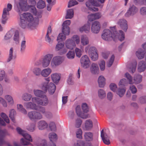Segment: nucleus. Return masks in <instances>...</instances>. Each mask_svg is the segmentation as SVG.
Segmentation results:
<instances>
[{"instance_id":"obj_1","label":"nucleus","mask_w":146,"mask_h":146,"mask_svg":"<svg viewBox=\"0 0 146 146\" xmlns=\"http://www.w3.org/2000/svg\"><path fill=\"white\" fill-rule=\"evenodd\" d=\"M17 11L19 13L20 16V21L19 25L20 27L23 29H25L27 26L29 29L35 28V24L32 22L33 20V17L31 13H24L21 14V11H23L20 10V12H18L17 8Z\"/></svg>"},{"instance_id":"obj_2","label":"nucleus","mask_w":146,"mask_h":146,"mask_svg":"<svg viewBox=\"0 0 146 146\" xmlns=\"http://www.w3.org/2000/svg\"><path fill=\"white\" fill-rule=\"evenodd\" d=\"M111 28V30H114L112 32L108 29H105L104 30V33L102 35V37L104 40L106 41H109L118 35V33L115 31V27H113Z\"/></svg>"},{"instance_id":"obj_3","label":"nucleus","mask_w":146,"mask_h":146,"mask_svg":"<svg viewBox=\"0 0 146 146\" xmlns=\"http://www.w3.org/2000/svg\"><path fill=\"white\" fill-rule=\"evenodd\" d=\"M80 42L79 37L77 35H74L71 39H69L66 41L65 45L67 48L72 50L75 46V42L78 44Z\"/></svg>"},{"instance_id":"obj_4","label":"nucleus","mask_w":146,"mask_h":146,"mask_svg":"<svg viewBox=\"0 0 146 146\" xmlns=\"http://www.w3.org/2000/svg\"><path fill=\"white\" fill-rule=\"evenodd\" d=\"M56 86L52 83H49L48 82H44L42 84L41 89L44 91L46 92L48 90L50 94H53L56 90Z\"/></svg>"},{"instance_id":"obj_5","label":"nucleus","mask_w":146,"mask_h":146,"mask_svg":"<svg viewBox=\"0 0 146 146\" xmlns=\"http://www.w3.org/2000/svg\"><path fill=\"white\" fill-rule=\"evenodd\" d=\"M88 20L87 24L84 25L79 29V31L81 33L84 31L85 33H88L90 30V24L89 23V21H92L96 19L94 14L89 15L88 16Z\"/></svg>"},{"instance_id":"obj_6","label":"nucleus","mask_w":146,"mask_h":146,"mask_svg":"<svg viewBox=\"0 0 146 146\" xmlns=\"http://www.w3.org/2000/svg\"><path fill=\"white\" fill-rule=\"evenodd\" d=\"M101 3H104L105 0H97ZM86 6L90 10L93 11H98V8L92 7V6H99V4L95 0H88V1L86 3Z\"/></svg>"},{"instance_id":"obj_7","label":"nucleus","mask_w":146,"mask_h":146,"mask_svg":"<svg viewBox=\"0 0 146 146\" xmlns=\"http://www.w3.org/2000/svg\"><path fill=\"white\" fill-rule=\"evenodd\" d=\"M66 38V35H64L62 34L61 33L59 34L57 39L58 43L56 46V50L58 51L63 47L64 44L63 41L65 40Z\"/></svg>"},{"instance_id":"obj_8","label":"nucleus","mask_w":146,"mask_h":146,"mask_svg":"<svg viewBox=\"0 0 146 146\" xmlns=\"http://www.w3.org/2000/svg\"><path fill=\"white\" fill-rule=\"evenodd\" d=\"M41 99L36 97L33 98L32 101L38 105L43 106L47 105L48 103V100L47 97L44 95L43 97H41Z\"/></svg>"},{"instance_id":"obj_9","label":"nucleus","mask_w":146,"mask_h":146,"mask_svg":"<svg viewBox=\"0 0 146 146\" xmlns=\"http://www.w3.org/2000/svg\"><path fill=\"white\" fill-rule=\"evenodd\" d=\"M19 2L17 5L18 11L20 12V10L26 11L28 10L29 6L27 5V0H19Z\"/></svg>"},{"instance_id":"obj_10","label":"nucleus","mask_w":146,"mask_h":146,"mask_svg":"<svg viewBox=\"0 0 146 146\" xmlns=\"http://www.w3.org/2000/svg\"><path fill=\"white\" fill-rule=\"evenodd\" d=\"M71 21L67 20L64 22L62 24V32L63 35H69L70 32V28L68 26L71 23Z\"/></svg>"},{"instance_id":"obj_11","label":"nucleus","mask_w":146,"mask_h":146,"mask_svg":"<svg viewBox=\"0 0 146 146\" xmlns=\"http://www.w3.org/2000/svg\"><path fill=\"white\" fill-rule=\"evenodd\" d=\"M28 115L30 119L32 121L39 120L42 117V115L40 112L35 111L29 112Z\"/></svg>"},{"instance_id":"obj_12","label":"nucleus","mask_w":146,"mask_h":146,"mask_svg":"<svg viewBox=\"0 0 146 146\" xmlns=\"http://www.w3.org/2000/svg\"><path fill=\"white\" fill-rule=\"evenodd\" d=\"M88 53L92 60L95 61L98 59V56L97 53V50L95 47H90L89 49Z\"/></svg>"},{"instance_id":"obj_13","label":"nucleus","mask_w":146,"mask_h":146,"mask_svg":"<svg viewBox=\"0 0 146 146\" xmlns=\"http://www.w3.org/2000/svg\"><path fill=\"white\" fill-rule=\"evenodd\" d=\"M80 63L81 66L84 68H88L90 64L89 58L86 55L83 56L81 58Z\"/></svg>"},{"instance_id":"obj_14","label":"nucleus","mask_w":146,"mask_h":146,"mask_svg":"<svg viewBox=\"0 0 146 146\" xmlns=\"http://www.w3.org/2000/svg\"><path fill=\"white\" fill-rule=\"evenodd\" d=\"M52 57L53 55L50 54H46L44 56L41 60L43 67H46L49 65Z\"/></svg>"},{"instance_id":"obj_15","label":"nucleus","mask_w":146,"mask_h":146,"mask_svg":"<svg viewBox=\"0 0 146 146\" xmlns=\"http://www.w3.org/2000/svg\"><path fill=\"white\" fill-rule=\"evenodd\" d=\"M23 136L24 137L25 139L23 138L21 139V141L22 145H27L30 143L29 141L32 142V138L29 134L25 133Z\"/></svg>"},{"instance_id":"obj_16","label":"nucleus","mask_w":146,"mask_h":146,"mask_svg":"<svg viewBox=\"0 0 146 146\" xmlns=\"http://www.w3.org/2000/svg\"><path fill=\"white\" fill-rule=\"evenodd\" d=\"M138 9L134 5H131L125 15L126 17H128L131 15H135Z\"/></svg>"},{"instance_id":"obj_17","label":"nucleus","mask_w":146,"mask_h":146,"mask_svg":"<svg viewBox=\"0 0 146 146\" xmlns=\"http://www.w3.org/2000/svg\"><path fill=\"white\" fill-rule=\"evenodd\" d=\"M10 135V134L6 129H0V146H2L3 144L5 143V142L3 139L6 136Z\"/></svg>"},{"instance_id":"obj_18","label":"nucleus","mask_w":146,"mask_h":146,"mask_svg":"<svg viewBox=\"0 0 146 146\" xmlns=\"http://www.w3.org/2000/svg\"><path fill=\"white\" fill-rule=\"evenodd\" d=\"M101 25L100 23L97 21L94 22L92 24L91 27V30L92 33H98L100 29Z\"/></svg>"},{"instance_id":"obj_19","label":"nucleus","mask_w":146,"mask_h":146,"mask_svg":"<svg viewBox=\"0 0 146 146\" xmlns=\"http://www.w3.org/2000/svg\"><path fill=\"white\" fill-rule=\"evenodd\" d=\"M101 137L104 143L106 145H109L110 144V137L106 133H104L103 130L101 131Z\"/></svg>"},{"instance_id":"obj_20","label":"nucleus","mask_w":146,"mask_h":146,"mask_svg":"<svg viewBox=\"0 0 146 146\" xmlns=\"http://www.w3.org/2000/svg\"><path fill=\"white\" fill-rule=\"evenodd\" d=\"M121 29L125 32H126L128 28L127 21L124 19H120L117 23Z\"/></svg>"},{"instance_id":"obj_21","label":"nucleus","mask_w":146,"mask_h":146,"mask_svg":"<svg viewBox=\"0 0 146 146\" xmlns=\"http://www.w3.org/2000/svg\"><path fill=\"white\" fill-rule=\"evenodd\" d=\"M90 70L93 74H98L99 70L98 65L95 63H92L90 67Z\"/></svg>"},{"instance_id":"obj_22","label":"nucleus","mask_w":146,"mask_h":146,"mask_svg":"<svg viewBox=\"0 0 146 146\" xmlns=\"http://www.w3.org/2000/svg\"><path fill=\"white\" fill-rule=\"evenodd\" d=\"M84 137L86 141H92L93 140V133L90 132H85L84 134Z\"/></svg>"},{"instance_id":"obj_23","label":"nucleus","mask_w":146,"mask_h":146,"mask_svg":"<svg viewBox=\"0 0 146 146\" xmlns=\"http://www.w3.org/2000/svg\"><path fill=\"white\" fill-rule=\"evenodd\" d=\"M51 78L53 82L56 84L58 83L60 80V75L56 73L52 74Z\"/></svg>"},{"instance_id":"obj_24","label":"nucleus","mask_w":146,"mask_h":146,"mask_svg":"<svg viewBox=\"0 0 146 146\" xmlns=\"http://www.w3.org/2000/svg\"><path fill=\"white\" fill-rule=\"evenodd\" d=\"M98 81L99 87L100 88H103L106 83L104 77L102 76H100L98 78Z\"/></svg>"},{"instance_id":"obj_25","label":"nucleus","mask_w":146,"mask_h":146,"mask_svg":"<svg viewBox=\"0 0 146 146\" xmlns=\"http://www.w3.org/2000/svg\"><path fill=\"white\" fill-rule=\"evenodd\" d=\"M138 71L140 72L144 71L146 69V63L143 61L140 62L138 65Z\"/></svg>"},{"instance_id":"obj_26","label":"nucleus","mask_w":146,"mask_h":146,"mask_svg":"<svg viewBox=\"0 0 146 146\" xmlns=\"http://www.w3.org/2000/svg\"><path fill=\"white\" fill-rule=\"evenodd\" d=\"M55 66L58 65L62 62V58L60 56H58L53 58L52 61Z\"/></svg>"},{"instance_id":"obj_27","label":"nucleus","mask_w":146,"mask_h":146,"mask_svg":"<svg viewBox=\"0 0 146 146\" xmlns=\"http://www.w3.org/2000/svg\"><path fill=\"white\" fill-rule=\"evenodd\" d=\"M38 128L40 130L44 129L47 127L48 124L44 121H40L38 123Z\"/></svg>"},{"instance_id":"obj_28","label":"nucleus","mask_w":146,"mask_h":146,"mask_svg":"<svg viewBox=\"0 0 146 146\" xmlns=\"http://www.w3.org/2000/svg\"><path fill=\"white\" fill-rule=\"evenodd\" d=\"M24 105L27 109H30L33 110H36V106L35 104L31 102L24 103Z\"/></svg>"},{"instance_id":"obj_29","label":"nucleus","mask_w":146,"mask_h":146,"mask_svg":"<svg viewBox=\"0 0 146 146\" xmlns=\"http://www.w3.org/2000/svg\"><path fill=\"white\" fill-rule=\"evenodd\" d=\"M13 48L11 47L10 48L8 58L7 60V62H10L12 60L15 59L16 58V55H13Z\"/></svg>"},{"instance_id":"obj_30","label":"nucleus","mask_w":146,"mask_h":146,"mask_svg":"<svg viewBox=\"0 0 146 146\" xmlns=\"http://www.w3.org/2000/svg\"><path fill=\"white\" fill-rule=\"evenodd\" d=\"M137 65V63L136 61L131 63L129 68V71L132 73H133L135 71Z\"/></svg>"},{"instance_id":"obj_31","label":"nucleus","mask_w":146,"mask_h":146,"mask_svg":"<svg viewBox=\"0 0 146 146\" xmlns=\"http://www.w3.org/2000/svg\"><path fill=\"white\" fill-rule=\"evenodd\" d=\"M51 72V70L50 68H45L42 71L41 75L44 77H47L50 74Z\"/></svg>"},{"instance_id":"obj_32","label":"nucleus","mask_w":146,"mask_h":146,"mask_svg":"<svg viewBox=\"0 0 146 146\" xmlns=\"http://www.w3.org/2000/svg\"><path fill=\"white\" fill-rule=\"evenodd\" d=\"M49 137L51 142H55L57 139V135L54 133H50L49 135Z\"/></svg>"},{"instance_id":"obj_33","label":"nucleus","mask_w":146,"mask_h":146,"mask_svg":"<svg viewBox=\"0 0 146 146\" xmlns=\"http://www.w3.org/2000/svg\"><path fill=\"white\" fill-rule=\"evenodd\" d=\"M76 111L77 115L79 117L82 118H84V114L82 112L80 106L79 105H78L76 108Z\"/></svg>"},{"instance_id":"obj_34","label":"nucleus","mask_w":146,"mask_h":146,"mask_svg":"<svg viewBox=\"0 0 146 146\" xmlns=\"http://www.w3.org/2000/svg\"><path fill=\"white\" fill-rule=\"evenodd\" d=\"M85 126L87 130H89L91 129L93 126L92 121L90 119L86 120V121Z\"/></svg>"},{"instance_id":"obj_35","label":"nucleus","mask_w":146,"mask_h":146,"mask_svg":"<svg viewBox=\"0 0 146 146\" xmlns=\"http://www.w3.org/2000/svg\"><path fill=\"white\" fill-rule=\"evenodd\" d=\"M136 55L139 59H143L145 56V52L143 50H139L136 51Z\"/></svg>"},{"instance_id":"obj_36","label":"nucleus","mask_w":146,"mask_h":146,"mask_svg":"<svg viewBox=\"0 0 146 146\" xmlns=\"http://www.w3.org/2000/svg\"><path fill=\"white\" fill-rule=\"evenodd\" d=\"M74 11L72 9H68L67 11V14L65 16L66 19H71L73 16Z\"/></svg>"},{"instance_id":"obj_37","label":"nucleus","mask_w":146,"mask_h":146,"mask_svg":"<svg viewBox=\"0 0 146 146\" xmlns=\"http://www.w3.org/2000/svg\"><path fill=\"white\" fill-rule=\"evenodd\" d=\"M134 80L135 84H138L142 80V76L140 75H135L134 76Z\"/></svg>"},{"instance_id":"obj_38","label":"nucleus","mask_w":146,"mask_h":146,"mask_svg":"<svg viewBox=\"0 0 146 146\" xmlns=\"http://www.w3.org/2000/svg\"><path fill=\"white\" fill-rule=\"evenodd\" d=\"M34 93L36 96L40 98L43 97L45 95L44 92L42 91L38 90H34Z\"/></svg>"},{"instance_id":"obj_39","label":"nucleus","mask_w":146,"mask_h":146,"mask_svg":"<svg viewBox=\"0 0 146 146\" xmlns=\"http://www.w3.org/2000/svg\"><path fill=\"white\" fill-rule=\"evenodd\" d=\"M16 113L15 111L13 109H12L10 111L9 117L11 120L14 122H15V119L14 118V116L16 115Z\"/></svg>"},{"instance_id":"obj_40","label":"nucleus","mask_w":146,"mask_h":146,"mask_svg":"<svg viewBox=\"0 0 146 146\" xmlns=\"http://www.w3.org/2000/svg\"><path fill=\"white\" fill-rule=\"evenodd\" d=\"M17 108L18 110L24 114H26L27 112L26 110L24 108L23 106L21 104L17 105Z\"/></svg>"},{"instance_id":"obj_41","label":"nucleus","mask_w":146,"mask_h":146,"mask_svg":"<svg viewBox=\"0 0 146 146\" xmlns=\"http://www.w3.org/2000/svg\"><path fill=\"white\" fill-rule=\"evenodd\" d=\"M19 31L17 30L16 31L15 33V35L13 37V40L15 41V43L17 44L19 43Z\"/></svg>"},{"instance_id":"obj_42","label":"nucleus","mask_w":146,"mask_h":146,"mask_svg":"<svg viewBox=\"0 0 146 146\" xmlns=\"http://www.w3.org/2000/svg\"><path fill=\"white\" fill-rule=\"evenodd\" d=\"M35 129V123H33L30 124L27 127V129L29 131L33 132Z\"/></svg>"},{"instance_id":"obj_43","label":"nucleus","mask_w":146,"mask_h":146,"mask_svg":"<svg viewBox=\"0 0 146 146\" xmlns=\"http://www.w3.org/2000/svg\"><path fill=\"white\" fill-rule=\"evenodd\" d=\"M45 6L44 2L42 0H40L37 3V7L39 9L44 8Z\"/></svg>"},{"instance_id":"obj_44","label":"nucleus","mask_w":146,"mask_h":146,"mask_svg":"<svg viewBox=\"0 0 146 146\" xmlns=\"http://www.w3.org/2000/svg\"><path fill=\"white\" fill-rule=\"evenodd\" d=\"M33 72L36 76H38L40 74L41 75L42 71L40 68H35L33 70Z\"/></svg>"},{"instance_id":"obj_45","label":"nucleus","mask_w":146,"mask_h":146,"mask_svg":"<svg viewBox=\"0 0 146 146\" xmlns=\"http://www.w3.org/2000/svg\"><path fill=\"white\" fill-rule=\"evenodd\" d=\"M32 97V96L31 95L26 93L23 94V99L25 101H29L30 100Z\"/></svg>"},{"instance_id":"obj_46","label":"nucleus","mask_w":146,"mask_h":146,"mask_svg":"<svg viewBox=\"0 0 146 146\" xmlns=\"http://www.w3.org/2000/svg\"><path fill=\"white\" fill-rule=\"evenodd\" d=\"M82 108L84 112L87 113L89 111L88 106L86 103H83L82 105Z\"/></svg>"},{"instance_id":"obj_47","label":"nucleus","mask_w":146,"mask_h":146,"mask_svg":"<svg viewBox=\"0 0 146 146\" xmlns=\"http://www.w3.org/2000/svg\"><path fill=\"white\" fill-rule=\"evenodd\" d=\"M125 90L124 88H119L118 89L117 94L121 97H122L124 94Z\"/></svg>"},{"instance_id":"obj_48","label":"nucleus","mask_w":146,"mask_h":146,"mask_svg":"<svg viewBox=\"0 0 146 146\" xmlns=\"http://www.w3.org/2000/svg\"><path fill=\"white\" fill-rule=\"evenodd\" d=\"M13 33L11 31H8L5 35L4 37L5 40H8L11 38L13 36Z\"/></svg>"},{"instance_id":"obj_49","label":"nucleus","mask_w":146,"mask_h":146,"mask_svg":"<svg viewBox=\"0 0 146 146\" xmlns=\"http://www.w3.org/2000/svg\"><path fill=\"white\" fill-rule=\"evenodd\" d=\"M98 95L100 98L103 99L106 96L105 92L102 89H100L98 91Z\"/></svg>"},{"instance_id":"obj_50","label":"nucleus","mask_w":146,"mask_h":146,"mask_svg":"<svg viewBox=\"0 0 146 146\" xmlns=\"http://www.w3.org/2000/svg\"><path fill=\"white\" fill-rule=\"evenodd\" d=\"M1 116L7 123H9V117L5 113H1Z\"/></svg>"},{"instance_id":"obj_51","label":"nucleus","mask_w":146,"mask_h":146,"mask_svg":"<svg viewBox=\"0 0 146 146\" xmlns=\"http://www.w3.org/2000/svg\"><path fill=\"white\" fill-rule=\"evenodd\" d=\"M67 58L69 59H73L75 56V52L74 51H70L66 54Z\"/></svg>"},{"instance_id":"obj_52","label":"nucleus","mask_w":146,"mask_h":146,"mask_svg":"<svg viewBox=\"0 0 146 146\" xmlns=\"http://www.w3.org/2000/svg\"><path fill=\"white\" fill-rule=\"evenodd\" d=\"M6 100L10 105H12L14 104V101L12 98L9 95H7L5 97Z\"/></svg>"},{"instance_id":"obj_53","label":"nucleus","mask_w":146,"mask_h":146,"mask_svg":"<svg viewBox=\"0 0 146 146\" xmlns=\"http://www.w3.org/2000/svg\"><path fill=\"white\" fill-rule=\"evenodd\" d=\"M50 129L51 131H55L56 130V125L54 122H50L49 124Z\"/></svg>"},{"instance_id":"obj_54","label":"nucleus","mask_w":146,"mask_h":146,"mask_svg":"<svg viewBox=\"0 0 146 146\" xmlns=\"http://www.w3.org/2000/svg\"><path fill=\"white\" fill-rule=\"evenodd\" d=\"M125 77L129 80V83L130 84H132L133 82L132 81V77L128 72H127L125 74Z\"/></svg>"},{"instance_id":"obj_55","label":"nucleus","mask_w":146,"mask_h":146,"mask_svg":"<svg viewBox=\"0 0 146 146\" xmlns=\"http://www.w3.org/2000/svg\"><path fill=\"white\" fill-rule=\"evenodd\" d=\"M105 62L104 60H102L100 61V62L99 63V65L101 70L103 71L105 69Z\"/></svg>"},{"instance_id":"obj_56","label":"nucleus","mask_w":146,"mask_h":146,"mask_svg":"<svg viewBox=\"0 0 146 146\" xmlns=\"http://www.w3.org/2000/svg\"><path fill=\"white\" fill-rule=\"evenodd\" d=\"M76 137L77 138L82 139V131L80 129H79L76 132Z\"/></svg>"},{"instance_id":"obj_57","label":"nucleus","mask_w":146,"mask_h":146,"mask_svg":"<svg viewBox=\"0 0 146 146\" xmlns=\"http://www.w3.org/2000/svg\"><path fill=\"white\" fill-rule=\"evenodd\" d=\"M114 59L115 56L114 54H112L110 58L109 62L108 65V67H110L112 66L114 62Z\"/></svg>"},{"instance_id":"obj_58","label":"nucleus","mask_w":146,"mask_h":146,"mask_svg":"<svg viewBox=\"0 0 146 146\" xmlns=\"http://www.w3.org/2000/svg\"><path fill=\"white\" fill-rule=\"evenodd\" d=\"M36 110H37L39 112H41L42 113L44 114L46 113L45 109L44 107L42 106H39L38 107L36 106Z\"/></svg>"},{"instance_id":"obj_59","label":"nucleus","mask_w":146,"mask_h":146,"mask_svg":"<svg viewBox=\"0 0 146 146\" xmlns=\"http://www.w3.org/2000/svg\"><path fill=\"white\" fill-rule=\"evenodd\" d=\"M81 42L83 45H86L88 43V39L86 37H82L81 39Z\"/></svg>"},{"instance_id":"obj_60","label":"nucleus","mask_w":146,"mask_h":146,"mask_svg":"<svg viewBox=\"0 0 146 146\" xmlns=\"http://www.w3.org/2000/svg\"><path fill=\"white\" fill-rule=\"evenodd\" d=\"M79 143L81 146H92V145L91 143H85L84 141L82 140L80 141Z\"/></svg>"},{"instance_id":"obj_61","label":"nucleus","mask_w":146,"mask_h":146,"mask_svg":"<svg viewBox=\"0 0 146 146\" xmlns=\"http://www.w3.org/2000/svg\"><path fill=\"white\" fill-rule=\"evenodd\" d=\"M111 90L113 92H115L117 89V85L114 83H111L110 85Z\"/></svg>"},{"instance_id":"obj_62","label":"nucleus","mask_w":146,"mask_h":146,"mask_svg":"<svg viewBox=\"0 0 146 146\" xmlns=\"http://www.w3.org/2000/svg\"><path fill=\"white\" fill-rule=\"evenodd\" d=\"M82 121L80 119H78L76 121L75 127L76 128H79L81 125L82 123Z\"/></svg>"},{"instance_id":"obj_63","label":"nucleus","mask_w":146,"mask_h":146,"mask_svg":"<svg viewBox=\"0 0 146 146\" xmlns=\"http://www.w3.org/2000/svg\"><path fill=\"white\" fill-rule=\"evenodd\" d=\"M45 40L46 42H48L49 43H52L53 40L49 36V35L48 34V33H47L46 35Z\"/></svg>"},{"instance_id":"obj_64","label":"nucleus","mask_w":146,"mask_h":146,"mask_svg":"<svg viewBox=\"0 0 146 146\" xmlns=\"http://www.w3.org/2000/svg\"><path fill=\"white\" fill-rule=\"evenodd\" d=\"M26 41L25 40L23 41L21 43V51L23 52L25 49L26 48Z\"/></svg>"}]
</instances>
